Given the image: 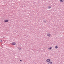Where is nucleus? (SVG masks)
<instances>
[{"label": "nucleus", "mask_w": 64, "mask_h": 64, "mask_svg": "<svg viewBox=\"0 0 64 64\" xmlns=\"http://www.w3.org/2000/svg\"><path fill=\"white\" fill-rule=\"evenodd\" d=\"M50 61H51V60L50 58H48L46 60V62H50Z\"/></svg>", "instance_id": "f257e3e1"}, {"label": "nucleus", "mask_w": 64, "mask_h": 64, "mask_svg": "<svg viewBox=\"0 0 64 64\" xmlns=\"http://www.w3.org/2000/svg\"><path fill=\"white\" fill-rule=\"evenodd\" d=\"M47 36L48 37H51V34L49 33L47 34Z\"/></svg>", "instance_id": "f03ea898"}, {"label": "nucleus", "mask_w": 64, "mask_h": 64, "mask_svg": "<svg viewBox=\"0 0 64 64\" xmlns=\"http://www.w3.org/2000/svg\"><path fill=\"white\" fill-rule=\"evenodd\" d=\"M51 7H52L51 6H49L48 7V8L49 9H50L51 8Z\"/></svg>", "instance_id": "7ed1b4c3"}, {"label": "nucleus", "mask_w": 64, "mask_h": 64, "mask_svg": "<svg viewBox=\"0 0 64 64\" xmlns=\"http://www.w3.org/2000/svg\"><path fill=\"white\" fill-rule=\"evenodd\" d=\"M12 45H16V43L15 42H13L12 43Z\"/></svg>", "instance_id": "20e7f679"}, {"label": "nucleus", "mask_w": 64, "mask_h": 64, "mask_svg": "<svg viewBox=\"0 0 64 64\" xmlns=\"http://www.w3.org/2000/svg\"><path fill=\"white\" fill-rule=\"evenodd\" d=\"M48 64H52V61H50L49 62H48Z\"/></svg>", "instance_id": "39448f33"}, {"label": "nucleus", "mask_w": 64, "mask_h": 64, "mask_svg": "<svg viewBox=\"0 0 64 64\" xmlns=\"http://www.w3.org/2000/svg\"><path fill=\"white\" fill-rule=\"evenodd\" d=\"M52 48V47H50L48 48V49L49 50H51Z\"/></svg>", "instance_id": "423d86ee"}, {"label": "nucleus", "mask_w": 64, "mask_h": 64, "mask_svg": "<svg viewBox=\"0 0 64 64\" xmlns=\"http://www.w3.org/2000/svg\"><path fill=\"white\" fill-rule=\"evenodd\" d=\"M55 48L56 49H57L58 48V46L57 45L56 46H55Z\"/></svg>", "instance_id": "0eeeda50"}, {"label": "nucleus", "mask_w": 64, "mask_h": 64, "mask_svg": "<svg viewBox=\"0 0 64 64\" xmlns=\"http://www.w3.org/2000/svg\"><path fill=\"white\" fill-rule=\"evenodd\" d=\"M4 22H8V20H4Z\"/></svg>", "instance_id": "6e6552de"}, {"label": "nucleus", "mask_w": 64, "mask_h": 64, "mask_svg": "<svg viewBox=\"0 0 64 64\" xmlns=\"http://www.w3.org/2000/svg\"><path fill=\"white\" fill-rule=\"evenodd\" d=\"M59 1H60V2H61L62 3V2H63V0H59Z\"/></svg>", "instance_id": "1a4fd4ad"}, {"label": "nucleus", "mask_w": 64, "mask_h": 64, "mask_svg": "<svg viewBox=\"0 0 64 64\" xmlns=\"http://www.w3.org/2000/svg\"><path fill=\"white\" fill-rule=\"evenodd\" d=\"M44 23H46L47 22V20H45L44 21Z\"/></svg>", "instance_id": "9d476101"}, {"label": "nucleus", "mask_w": 64, "mask_h": 64, "mask_svg": "<svg viewBox=\"0 0 64 64\" xmlns=\"http://www.w3.org/2000/svg\"><path fill=\"white\" fill-rule=\"evenodd\" d=\"M18 48V49H19V50H21V48Z\"/></svg>", "instance_id": "9b49d317"}, {"label": "nucleus", "mask_w": 64, "mask_h": 64, "mask_svg": "<svg viewBox=\"0 0 64 64\" xmlns=\"http://www.w3.org/2000/svg\"><path fill=\"white\" fill-rule=\"evenodd\" d=\"M2 41V40H0V42H1Z\"/></svg>", "instance_id": "f8f14e48"}, {"label": "nucleus", "mask_w": 64, "mask_h": 64, "mask_svg": "<svg viewBox=\"0 0 64 64\" xmlns=\"http://www.w3.org/2000/svg\"><path fill=\"white\" fill-rule=\"evenodd\" d=\"M20 61H22V60H20Z\"/></svg>", "instance_id": "ddd939ff"}, {"label": "nucleus", "mask_w": 64, "mask_h": 64, "mask_svg": "<svg viewBox=\"0 0 64 64\" xmlns=\"http://www.w3.org/2000/svg\"><path fill=\"white\" fill-rule=\"evenodd\" d=\"M59 1V0H58Z\"/></svg>", "instance_id": "4468645a"}]
</instances>
